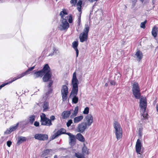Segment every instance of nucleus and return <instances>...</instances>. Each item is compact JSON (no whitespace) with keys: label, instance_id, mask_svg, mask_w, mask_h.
I'll return each mask as SVG.
<instances>
[{"label":"nucleus","instance_id":"51","mask_svg":"<svg viewBox=\"0 0 158 158\" xmlns=\"http://www.w3.org/2000/svg\"><path fill=\"white\" fill-rule=\"evenodd\" d=\"M140 128L139 131V136L141 137L142 136V131L141 130H140Z\"/></svg>","mask_w":158,"mask_h":158},{"label":"nucleus","instance_id":"32","mask_svg":"<svg viewBox=\"0 0 158 158\" xmlns=\"http://www.w3.org/2000/svg\"><path fill=\"white\" fill-rule=\"evenodd\" d=\"M40 121H42L48 118L46 117L45 114L44 113H42V115H40Z\"/></svg>","mask_w":158,"mask_h":158},{"label":"nucleus","instance_id":"21","mask_svg":"<svg viewBox=\"0 0 158 158\" xmlns=\"http://www.w3.org/2000/svg\"><path fill=\"white\" fill-rule=\"evenodd\" d=\"M26 139L25 137L23 136L19 137L17 144L18 145H19L23 142L26 141Z\"/></svg>","mask_w":158,"mask_h":158},{"label":"nucleus","instance_id":"54","mask_svg":"<svg viewBox=\"0 0 158 158\" xmlns=\"http://www.w3.org/2000/svg\"><path fill=\"white\" fill-rule=\"evenodd\" d=\"M18 79V78L17 77H15L14 78H13V80L11 82H12L13 81H14L16 80L17 79Z\"/></svg>","mask_w":158,"mask_h":158},{"label":"nucleus","instance_id":"2","mask_svg":"<svg viewBox=\"0 0 158 158\" xmlns=\"http://www.w3.org/2000/svg\"><path fill=\"white\" fill-rule=\"evenodd\" d=\"M139 107L140 108L141 112L143 113L141 117V119H144L146 117L145 113L147 106V99L145 97L141 96L139 98ZM146 118V117H145Z\"/></svg>","mask_w":158,"mask_h":158},{"label":"nucleus","instance_id":"45","mask_svg":"<svg viewBox=\"0 0 158 158\" xmlns=\"http://www.w3.org/2000/svg\"><path fill=\"white\" fill-rule=\"evenodd\" d=\"M82 3V1L81 0H79L78 1V2L77 3V5H79V6H81Z\"/></svg>","mask_w":158,"mask_h":158},{"label":"nucleus","instance_id":"6","mask_svg":"<svg viewBox=\"0 0 158 158\" xmlns=\"http://www.w3.org/2000/svg\"><path fill=\"white\" fill-rule=\"evenodd\" d=\"M132 92L135 97L137 99H139L141 96L140 89L138 83L135 82L134 83L132 87Z\"/></svg>","mask_w":158,"mask_h":158},{"label":"nucleus","instance_id":"3","mask_svg":"<svg viewBox=\"0 0 158 158\" xmlns=\"http://www.w3.org/2000/svg\"><path fill=\"white\" fill-rule=\"evenodd\" d=\"M44 69H45L44 72V76L42 79L44 82H47L51 80L52 76V72L50 71V69L47 64H46L44 67Z\"/></svg>","mask_w":158,"mask_h":158},{"label":"nucleus","instance_id":"47","mask_svg":"<svg viewBox=\"0 0 158 158\" xmlns=\"http://www.w3.org/2000/svg\"><path fill=\"white\" fill-rule=\"evenodd\" d=\"M110 84L112 85H114L115 84V82L114 81H110Z\"/></svg>","mask_w":158,"mask_h":158},{"label":"nucleus","instance_id":"15","mask_svg":"<svg viewBox=\"0 0 158 158\" xmlns=\"http://www.w3.org/2000/svg\"><path fill=\"white\" fill-rule=\"evenodd\" d=\"M41 124L42 125H45L49 126L52 124L51 120L47 118L42 121H40Z\"/></svg>","mask_w":158,"mask_h":158},{"label":"nucleus","instance_id":"57","mask_svg":"<svg viewBox=\"0 0 158 158\" xmlns=\"http://www.w3.org/2000/svg\"><path fill=\"white\" fill-rule=\"evenodd\" d=\"M108 85V84L107 83H106L105 84V86H106V87H107Z\"/></svg>","mask_w":158,"mask_h":158},{"label":"nucleus","instance_id":"36","mask_svg":"<svg viewBox=\"0 0 158 158\" xmlns=\"http://www.w3.org/2000/svg\"><path fill=\"white\" fill-rule=\"evenodd\" d=\"M49 89L48 90V91L46 93V94L47 95H49V94H51L52 93V89L50 88H49Z\"/></svg>","mask_w":158,"mask_h":158},{"label":"nucleus","instance_id":"56","mask_svg":"<svg viewBox=\"0 0 158 158\" xmlns=\"http://www.w3.org/2000/svg\"><path fill=\"white\" fill-rule=\"evenodd\" d=\"M152 2L153 4H154L155 3V0H152Z\"/></svg>","mask_w":158,"mask_h":158},{"label":"nucleus","instance_id":"10","mask_svg":"<svg viewBox=\"0 0 158 158\" xmlns=\"http://www.w3.org/2000/svg\"><path fill=\"white\" fill-rule=\"evenodd\" d=\"M84 122L85 123L86 125L89 127L93 122V118L91 114L87 115L84 118Z\"/></svg>","mask_w":158,"mask_h":158},{"label":"nucleus","instance_id":"43","mask_svg":"<svg viewBox=\"0 0 158 158\" xmlns=\"http://www.w3.org/2000/svg\"><path fill=\"white\" fill-rule=\"evenodd\" d=\"M12 144V142L11 141H8L7 142V145L9 147H10Z\"/></svg>","mask_w":158,"mask_h":158},{"label":"nucleus","instance_id":"58","mask_svg":"<svg viewBox=\"0 0 158 158\" xmlns=\"http://www.w3.org/2000/svg\"><path fill=\"white\" fill-rule=\"evenodd\" d=\"M54 158H57V156L56 155H55L54 156Z\"/></svg>","mask_w":158,"mask_h":158},{"label":"nucleus","instance_id":"63","mask_svg":"<svg viewBox=\"0 0 158 158\" xmlns=\"http://www.w3.org/2000/svg\"><path fill=\"white\" fill-rule=\"evenodd\" d=\"M57 0H56V1H57Z\"/></svg>","mask_w":158,"mask_h":158},{"label":"nucleus","instance_id":"7","mask_svg":"<svg viewBox=\"0 0 158 158\" xmlns=\"http://www.w3.org/2000/svg\"><path fill=\"white\" fill-rule=\"evenodd\" d=\"M62 19L61 20V23L60 25L59 28L61 31L66 30L69 27V24L68 23L67 20L64 19L63 16H61Z\"/></svg>","mask_w":158,"mask_h":158},{"label":"nucleus","instance_id":"18","mask_svg":"<svg viewBox=\"0 0 158 158\" xmlns=\"http://www.w3.org/2000/svg\"><path fill=\"white\" fill-rule=\"evenodd\" d=\"M72 44L73 48L76 51V57H77L79 54V51L78 49L77 48V47L78 45V42L77 41H74L73 42Z\"/></svg>","mask_w":158,"mask_h":158},{"label":"nucleus","instance_id":"37","mask_svg":"<svg viewBox=\"0 0 158 158\" xmlns=\"http://www.w3.org/2000/svg\"><path fill=\"white\" fill-rule=\"evenodd\" d=\"M25 75H26V73L24 72L18 75V76L17 77L18 78V79L20 78Z\"/></svg>","mask_w":158,"mask_h":158},{"label":"nucleus","instance_id":"25","mask_svg":"<svg viewBox=\"0 0 158 158\" xmlns=\"http://www.w3.org/2000/svg\"><path fill=\"white\" fill-rule=\"evenodd\" d=\"M52 151V150L51 149H47L44 150L43 152V154H42V156H44L47 155Z\"/></svg>","mask_w":158,"mask_h":158},{"label":"nucleus","instance_id":"5","mask_svg":"<svg viewBox=\"0 0 158 158\" xmlns=\"http://www.w3.org/2000/svg\"><path fill=\"white\" fill-rule=\"evenodd\" d=\"M89 29V27L88 24H85L83 30V32L81 33L79 35L80 41L83 42L87 41Z\"/></svg>","mask_w":158,"mask_h":158},{"label":"nucleus","instance_id":"53","mask_svg":"<svg viewBox=\"0 0 158 158\" xmlns=\"http://www.w3.org/2000/svg\"><path fill=\"white\" fill-rule=\"evenodd\" d=\"M6 85V84H2L0 86V89H1L3 87H4L5 85Z\"/></svg>","mask_w":158,"mask_h":158},{"label":"nucleus","instance_id":"40","mask_svg":"<svg viewBox=\"0 0 158 158\" xmlns=\"http://www.w3.org/2000/svg\"><path fill=\"white\" fill-rule=\"evenodd\" d=\"M48 81H49V82L48 83V85L47 86H48V88H50V87H51V86L53 82L51 80H49Z\"/></svg>","mask_w":158,"mask_h":158},{"label":"nucleus","instance_id":"14","mask_svg":"<svg viewBox=\"0 0 158 158\" xmlns=\"http://www.w3.org/2000/svg\"><path fill=\"white\" fill-rule=\"evenodd\" d=\"M142 146L140 140L138 139H137L135 145L136 151L139 154H140V152Z\"/></svg>","mask_w":158,"mask_h":158},{"label":"nucleus","instance_id":"23","mask_svg":"<svg viewBox=\"0 0 158 158\" xmlns=\"http://www.w3.org/2000/svg\"><path fill=\"white\" fill-rule=\"evenodd\" d=\"M76 137L77 139L81 142H84L85 141L84 138L80 133L77 134Z\"/></svg>","mask_w":158,"mask_h":158},{"label":"nucleus","instance_id":"38","mask_svg":"<svg viewBox=\"0 0 158 158\" xmlns=\"http://www.w3.org/2000/svg\"><path fill=\"white\" fill-rule=\"evenodd\" d=\"M71 110V111H73V112L72 113V115L71 116V118H72L74 117V116H76L77 115V112H75L74 111H73V110Z\"/></svg>","mask_w":158,"mask_h":158},{"label":"nucleus","instance_id":"16","mask_svg":"<svg viewBox=\"0 0 158 158\" xmlns=\"http://www.w3.org/2000/svg\"><path fill=\"white\" fill-rule=\"evenodd\" d=\"M44 71L45 69H44L43 68L41 70L35 72L34 74L35 78H36L39 77H41L44 75Z\"/></svg>","mask_w":158,"mask_h":158},{"label":"nucleus","instance_id":"35","mask_svg":"<svg viewBox=\"0 0 158 158\" xmlns=\"http://www.w3.org/2000/svg\"><path fill=\"white\" fill-rule=\"evenodd\" d=\"M72 120L71 119L69 120L66 123V125L68 127H69L72 123Z\"/></svg>","mask_w":158,"mask_h":158},{"label":"nucleus","instance_id":"4","mask_svg":"<svg viewBox=\"0 0 158 158\" xmlns=\"http://www.w3.org/2000/svg\"><path fill=\"white\" fill-rule=\"evenodd\" d=\"M114 127L115 129V133L117 140L121 139L123 136V130L120 125L115 121L114 123Z\"/></svg>","mask_w":158,"mask_h":158},{"label":"nucleus","instance_id":"28","mask_svg":"<svg viewBox=\"0 0 158 158\" xmlns=\"http://www.w3.org/2000/svg\"><path fill=\"white\" fill-rule=\"evenodd\" d=\"M72 97H73L72 98L73 102L75 104L77 103L78 100V97L77 96H72Z\"/></svg>","mask_w":158,"mask_h":158},{"label":"nucleus","instance_id":"44","mask_svg":"<svg viewBox=\"0 0 158 158\" xmlns=\"http://www.w3.org/2000/svg\"><path fill=\"white\" fill-rule=\"evenodd\" d=\"M55 119V117L54 115L51 116L50 117V120H51V121H53Z\"/></svg>","mask_w":158,"mask_h":158},{"label":"nucleus","instance_id":"1","mask_svg":"<svg viewBox=\"0 0 158 158\" xmlns=\"http://www.w3.org/2000/svg\"><path fill=\"white\" fill-rule=\"evenodd\" d=\"M73 89L70 95V98L72 96H77L78 92V81L77 79L76 72L73 73L72 81Z\"/></svg>","mask_w":158,"mask_h":158},{"label":"nucleus","instance_id":"26","mask_svg":"<svg viewBox=\"0 0 158 158\" xmlns=\"http://www.w3.org/2000/svg\"><path fill=\"white\" fill-rule=\"evenodd\" d=\"M35 120V116L34 115L31 116L29 119V122L31 124L33 123L34 121Z\"/></svg>","mask_w":158,"mask_h":158},{"label":"nucleus","instance_id":"33","mask_svg":"<svg viewBox=\"0 0 158 158\" xmlns=\"http://www.w3.org/2000/svg\"><path fill=\"white\" fill-rule=\"evenodd\" d=\"M48 105L47 103H44L43 106L44 111H46L48 108Z\"/></svg>","mask_w":158,"mask_h":158},{"label":"nucleus","instance_id":"59","mask_svg":"<svg viewBox=\"0 0 158 158\" xmlns=\"http://www.w3.org/2000/svg\"><path fill=\"white\" fill-rule=\"evenodd\" d=\"M144 0H140V1L142 2H143Z\"/></svg>","mask_w":158,"mask_h":158},{"label":"nucleus","instance_id":"20","mask_svg":"<svg viewBox=\"0 0 158 158\" xmlns=\"http://www.w3.org/2000/svg\"><path fill=\"white\" fill-rule=\"evenodd\" d=\"M158 32V27L154 26L152 29V35L154 37H156L157 36Z\"/></svg>","mask_w":158,"mask_h":158},{"label":"nucleus","instance_id":"50","mask_svg":"<svg viewBox=\"0 0 158 158\" xmlns=\"http://www.w3.org/2000/svg\"><path fill=\"white\" fill-rule=\"evenodd\" d=\"M81 22V16H80L78 18V24L80 25Z\"/></svg>","mask_w":158,"mask_h":158},{"label":"nucleus","instance_id":"12","mask_svg":"<svg viewBox=\"0 0 158 158\" xmlns=\"http://www.w3.org/2000/svg\"><path fill=\"white\" fill-rule=\"evenodd\" d=\"M34 138L40 140H44L47 139L48 135L46 134H37L35 135Z\"/></svg>","mask_w":158,"mask_h":158},{"label":"nucleus","instance_id":"46","mask_svg":"<svg viewBox=\"0 0 158 158\" xmlns=\"http://www.w3.org/2000/svg\"><path fill=\"white\" fill-rule=\"evenodd\" d=\"M34 125L36 127H38L39 125V122L35 121L34 123Z\"/></svg>","mask_w":158,"mask_h":158},{"label":"nucleus","instance_id":"55","mask_svg":"<svg viewBox=\"0 0 158 158\" xmlns=\"http://www.w3.org/2000/svg\"><path fill=\"white\" fill-rule=\"evenodd\" d=\"M156 110L158 112V105H157L156 106Z\"/></svg>","mask_w":158,"mask_h":158},{"label":"nucleus","instance_id":"31","mask_svg":"<svg viewBox=\"0 0 158 158\" xmlns=\"http://www.w3.org/2000/svg\"><path fill=\"white\" fill-rule=\"evenodd\" d=\"M147 21L145 20L144 22H142L140 24V27L144 29L145 28V25L147 23Z\"/></svg>","mask_w":158,"mask_h":158},{"label":"nucleus","instance_id":"52","mask_svg":"<svg viewBox=\"0 0 158 158\" xmlns=\"http://www.w3.org/2000/svg\"><path fill=\"white\" fill-rule=\"evenodd\" d=\"M81 6H79L78 8L77 9L79 11H81Z\"/></svg>","mask_w":158,"mask_h":158},{"label":"nucleus","instance_id":"11","mask_svg":"<svg viewBox=\"0 0 158 158\" xmlns=\"http://www.w3.org/2000/svg\"><path fill=\"white\" fill-rule=\"evenodd\" d=\"M65 132L66 130L64 129L63 128H61L58 130L54 135L52 136L51 139L52 140L53 139L57 138L62 134H66V133Z\"/></svg>","mask_w":158,"mask_h":158},{"label":"nucleus","instance_id":"34","mask_svg":"<svg viewBox=\"0 0 158 158\" xmlns=\"http://www.w3.org/2000/svg\"><path fill=\"white\" fill-rule=\"evenodd\" d=\"M89 108L88 107H86L83 112L84 114H87L89 112Z\"/></svg>","mask_w":158,"mask_h":158},{"label":"nucleus","instance_id":"60","mask_svg":"<svg viewBox=\"0 0 158 158\" xmlns=\"http://www.w3.org/2000/svg\"><path fill=\"white\" fill-rule=\"evenodd\" d=\"M53 55V54H50L49 55V56L50 55Z\"/></svg>","mask_w":158,"mask_h":158},{"label":"nucleus","instance_id":"39","mask_svg":"<svg viewBox=\"0 0 158 158\" xmlns=\"http://www.w3.org/2000/svg\"><path fill=\"white\" fill-rule=\"evenodd\" d=\"M72 15H70L69 18V22L70 23H71L72 22Z\"/></svg>","mask_w":158,"mask_h":158},{"label":"nucleus","instance_id":"41","mask_svg":"<svg viewBox=\"0 0 158 158\" xmlns=\"http://www.w3.org/2000/svg\"><path fill=\"white\" fill-rule=\"evenodd\" d=\"M62 13H63V14L64 15L67 14V13L66 12V10H63L62 11H61L60 13V15L61 16V17L63 16V17H64L63 15H62Z\"/></svg>","mask_w":158,"mask_h":158},{"label":"nucleus","instance_id":"19","mask_svg":"<svg viewBox=\"0 0 158 158\" xmlns=\"http://www.w3.org/2000/svg\"><path fill=\"white\" fill-rule=\"evenodd\" d=\"M72 110L64 111L62 113V118L64 119L67 118L70 115Z\"/></svg>","mask_w":158,"mask_h":158},{"label":"nucleus","instance_id":"42","mask_svg":"<svg viewBox=\"0 0 158 158\" xmlns=\"http://www.w3.org/2000/svg\"><path fill=\"white\" fill-rule=\"evenodd\" d=\"M77 0H71L70 3L73 5H75L77 2Z\"/></svg>","mask_w":158,"mask_h":158},{"label":"nucleus","instance_id":"61","mask_svg":"<svg viewBox=\"0 0 158 158\" xmlns=\"http://www.w3.org/2000/svg\"><path fill=\"white\" fill-rule=\"evenodd\" d=\"M137 0H135V1H136Z\"/></svg>","mask_w":158,"mask_h":158},{"label":"nucleus","instance_id":"17","mask_svg":"<svg viewBox=\"0 0 158 158\" xmlns=\"http://www.w3.org/2000/svg\"><path fill=\"white\" fill-rule=\"evenodd\" d=\"M19 123H18L15 126L12 127H10L9 130H7L5 132V134H9L11 132L13 131H15L16 129H17L18 127Z\"/></svg>","mask_w":158,"mask_h":158},{"label":"nucleus","instance_id":"29","mask_svg":"<svg viewBox=\"0 0 158 158\" xmlns=\"http://www.w3.org/2000/svg\"><path fill=\"white\" fill-rule=\"evenodd\" d=\"M75 156L78 158H84V157L81 154L78 153H75Z\"/></svg>","mask_w":158,"mask_h":158},{"label":"nucleus","instance_id":"62","mask_svg":"<svg viewBox=\"0 0 158 158\" xmlns=\"http://www.w3.org/2000/svg\"><path fill=\"white\" fill-rule=\"evenodd\" d=\"M45 158H47V157H46Z\"/></svg>","mask_w":158,"mask_h":158},{"label":"nucleus","instance_id":"24","mask_svg":"<svg viewBox=\"0 0 158 158\" xmlns=\"http://www.w3.org/2000/svg\"><path fill=\"white\" fill-rule=\"evenodd\" d=\"M83 118L82 115H81L75 117L74 119V122L75 123H77L80 122Z\"/></svg>","mask_w":158,"mask_h":158},{"label":"nucleus","instance_id":"49","mask_svg":"<svg viewBox=\"0 0 158 158\" xmlns=\"http://www.w3.org/2000/svg\"><path fill=\"white\" fill-rule=\"evenodd\" d=\"M54 52L53 53L57 54V52L58 51V50L56 49V48H54L53 49Z\"/></svg>","mask_w":158,"mask_h":158},{"label":"nucleus","instance_id":"13","mask_svg":"<svg viewBox=\"0 0 158 158\" xmlns=\"http://www.w3.org/2000/svg\"><path fill=\"white\" fill-rule=\"evenodd\" d=\"M66 134L69 137L70 144L71 146H73L76 143V138L75 136L70 133H67Z\"/></svg>","mask_w":158,"mask_h":158},{"label":"nucleus","instance_id":"22","mask_svg":"<svg viewBox=\"0 0 158 158\" xmlns=\"http://www.w3.org/2000/svg\"><path fill=\"white\" fill-rule=\"evenodd\" d=\"M135 55L138 58V61H140L142 59L143 56V55L141 52L140 51H138L136 53Z\"/></svg>","mask_w":158,"mask_h":158},{"label":"nucleus","instance_id":"27","mask_svg":"<svg viewBox=\"0 0 158 158\" xmlns=\"http://www.w3.org/2000/svg\"><path fill=\"white\" fill-rule=\"evenodd\" d=\"M82 152L86 154H88V150L87 147L85 146V144H84V146L82 148Z\"/></svg>","mask_w":158,"mask_h":158},{"label":"nucleus","instance_id":"8","mask_svg":"<svg viewBox=\"0 0 158 158\" xmlns=\"http://www.w3.org/2000/svg\"><path fill=\"white\" fill-rule=\"evenodd\" d=\"M89 127L83 122L79 124L76 128V130L80 133H83Z\"/></svg>","mask_w":158,"mask_h":158},{"label":"nucleus","instance_id":"30","mask_svg":"<svg viewBox=\"0 0 158 158\" xmlns=\"http://www.w3.org/2000/svg\"><path fill=\"white\" fill-rule=\"evenodd\" d=\"M35 67V66H34L32 67L29 68L25 72V73H26V75L29 73V72L30 71H31L34 69Z\"/></svg>","mask_w":158,"mask_h":158},{"label":"nucleus","instance_id":"48","mask_svg":"<svg viewBox=\"0 0 158 158\" xmlns=\"http://www.w3.org/2000/svg\"><path fill=\"white\" fill-rule=\"evenodd\" d=\"M78 106H76V107L75 108V110H74V111L76 112H77V113H78Z\"/></svg>","mask_w":158,"mask_h":158},{"label":"nucleus","instance_id":"9","mask_svg":"<svg viewBox=\"0 0 158 158\" xmlns=\"http://www.w3.org/2000/svg\"><path fill=\"white\" fill-rule=\"evenodd\" d=\"M68 87L65 85H63L61 89V93L63 101H65L67 98L68 92Z\"/></svg>","mask_w":158,"mask_h":158}]
</instances>
